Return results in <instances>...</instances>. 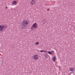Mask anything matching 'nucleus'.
<instances>
[{
	"instance_id": "nucleus-1",
	"label": "nucleus",
	"mask_w": 75,
	"mask_h": 75,
	"mask_svg": "<svg viewBox=\"0 0 75 75\" xmlns=\"http://www.w3.org/2000/svg\"><path fill=\"white\" fill-rule=\"evenodd\" d=\"M37 24L36 23H33L32 27H31V29L32 30H35L36 28H37Z\"/></svg>"
},
{
	"instance_id": "nucleus-2",
	"label": "nucleus",
	"mask_w": 75,
	"mask_h": 75,
	"mask_svg": "<svg viewBox=\"0 0 75 75\" xmlns=\"http://www.w3.org/2000/svg\"><path fill=\"white\" fill-rule=\"evenodd\" d=\"M28 21L26 20H24L23 21L22 23V24L24 26V27H26L28 25Z\"/></svg>"
},
{
	"instance_id": "nucleus-3",
	"label": "nucleus",
	"mask_w": 75,
	"mask_h": 75,
	"mask_svg": "<svg viewBox=\"0 0 75 75\" xmlns=\"http://www.w3.org/2000/svg\"><path fill=\"white\" fill-rule=\"evenodd\" d=\"M7 28V26L4 25H0V31H2L4 29H5Z\"/></svg>"
},
{
	"instance_id": "nucleus-4",
	"label": "nucleus",
	"mask_w": 75,
	"mask_h": 75,
	"mask_svg": "<svg viewBox=\"0 0 75 75\" xmlns=\"http://www.w3.org/2000/svg\"><path fill=\"white\" fill-rule=\"evenodd\" d=\"M32 58L33 59L35 60V61H37V60H38V58H39V56L37 54H34L33 55Z\"/></svg>"
},
{
	"instance_id": "nucleus-5",
	"label": "nucleus",
	"mask_w": 75,
	"mask_h": 75,
	"mask_svg": "<svg viewBox=\"0 0 75 75\" xmlns=\"http://www.w3.org/2000/svg\"><path fill=\"white\" fill-rule=\"evenodd\" d=\"M30 4L32 6L34 5L35 4V0H32L30 2Z\"/></svg>"
},
{
	"instance_id": "nucleus-6",
	"label": "nucleus",
	"mask_w": 75,
	"mask_h": 75,
	"mask_svg": "<svg viewBox=\"0 0 75 75\" xmlns=\"http://www.w3.org/2000/svg\"><path fill=\"white\" fill-rule=\"evenodd\" d=\"M52 59L54 62H55L56 60H57V57L55 56H54L52 58Z\"/></svg>"
},
{
	"instance_id": "nucleus-7",
	"label": "nucleus",
	"mask_w": 75,
	"mask_h": 75,
	"mask_svg": "<svg viewBox=\"0 0 75 75\" xmlns=\"http://www.w3.org/2000/svg\"><path fill=\"white\" fill-rule=\"evenodd\" d=\"M12 4H13V5H16V4H17V2L16 1H13L12 2Z\"/></svg>"
},
{
	"instance_id": "nucleus-8",
	"label": "nucleus",
	"mask_w": 75,
	"mask_h": 75,
	"mask_svg": "<svg viewBox=\"0 0 75 75\" xmlns=\"http://www.w3.org/2000/svg\"><path fill=\"white\" fill-rule=\"evenodd\" d=\"M70 71H71V72H74V68L73 67H71L69 69Z\"/></svg>"
},
{
	"instance_id": "nucleus-9",
	"label": "nucleus",
	"mask_w": 75,
	"mask_h": 75,
	"mask_svg": "<svg viewBox=\"0 0 75 75\" xmlns=\"http://www.w3.org/2000/svg\"><path fill=\"white\" fill-rule=\"evenodd\" d=\"M47 53L48 54H50V55H52V53L51 52L48 51L47 52Z\"/></svg>"
},
{
	"instance_id": "nucleus-10",
	"label": "nucleus",
	"mask_w": 75,
	"mask_h": 75,
	"mask_svg": "<svg viewBox=\"0 0 75 75\" xmlns=\"http://www.w3.org/2000/svg\"><path fill=\"white\" fill-rule=\"evenodd\" d=\"M24 27H25V26H21V28L22 30H23V29H24Z\"/></svg>"
},
{
	"instance_id": "nucleus-11",
	"label": "nucleus",
	"mask_w": 75,
	"mask_h": 75,
	"mask_svg": "<svg viewBox=\"0 0 75 75\" xmlns=\"http://www.w3.org/2000/svg\"><path fill=\"white\" fill-rule=\"evenodd\" d=\"M39 44V42H36L35 43V45H38Z\"/></svg>"
},
{
	"instance_id": "nucleus-12",
	"label": "nucleus",
	"mask_w": 75,
	"mask_h": 75,
	"mask_svg": "<svg viewBox=\"0 0 75 75\" xmlns=\"http://www.w3.org/2000/svg\"><path fill=\"white\" fill-rule=\"evenodd\" d=\"M48 54H46L45 55V58H46V59H47V58H48Z\"/></svg>"
},
{
	"instance_id": "nucleus-13",
	"label": "nucleus",
	"mask_w": 75,
	"mask_h": 75,
	"mask_svg": "<svg viewBox=\"0 0 75 75\" xmlns=\"http://www.w3.org/2000/svg\"><path fill=\"white\" fill-rule=\"evenodd\" d=\"M43 52H47V51L43 50Z\"/></svg>"
},
{
	"instance_id": "nucleus-14",
	"label": "nucleus",
	"mask_w": 75,
	"mask_h": 75,
	"mask_svg": "<svg viewBox=\"0 0 75 75\" xmlns=\"http://www.w3.org/2000/svg\"><path fill=\"white\" fill-rule=\"evenodd\" d=\"M43 52V50L40 51V52Z\"/></svg>"
},
{
	"instance_id": "nucleus-15",
	"label": "nucleus",
	"mask_w": 75,
	"mask_h": 75,
	"mask_svg": "<svg viewBox=\"0 0 75 75\" xmlns=\"http://www.w3.org/2000/svg\"><path fill=\"white\" fill-rule=\"evenodd\" d=\"M5 8L7 9L8 8L7 7H6Z\"/></svg>"
},
{
	"instance_id": "nucleus-16",
	"label": "nucleus",
	"mask_w": 75,
	"mask_h": 75,
	"mask_svg": "<svg viewBox=\"0 0 75 75\" xmlns=\"http://www.w3.org/2000/svg\"><path fill=\"white\" fill-rule=\"evenodd\" d=\"M0 65H1V62H0Z\"/></svg>"
},
{
	"instance_id": "nucleus-17",
	"label": "nucleus",
	"mask_w": 75,
	"mask_h": 75,
	"mask_svg": "<svg viewBox=\"0 0 75 75\" xmlns=\"http://www.w3.org/2000/svg\"><path fill=\"white\" fill-rule=\"evenodd\" d=\"M52 51V52H54V51Z\"/></svg>"
}]
</instances>
